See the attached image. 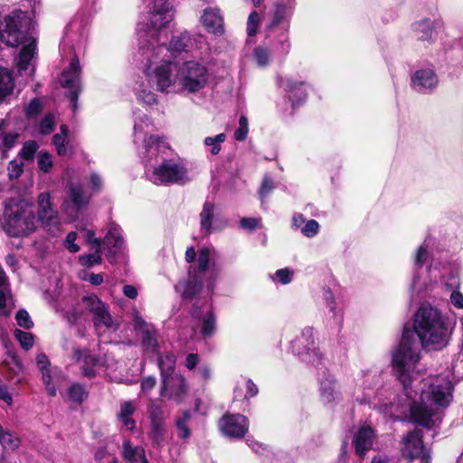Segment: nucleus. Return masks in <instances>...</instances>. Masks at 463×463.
<instances>
[{
	"label": "nucleus",
	"instance_id": "nucleus-22",
	"mask_svg": "<svg viewBox=\"0 0 463 463\" xmlns=\"http://www.w3.org/2000/svg\"><path fill=\"white\" fill-rule=\"evenodd\" d=\"M102 244L107 250V259L113 262L116 255L121 250L124 241L121 236L120 229L118 226H111L107 235L104 237Z\"/></svg>",
	"mask_w": 463,
	"mask_h": 463
},
{
	"label": "nucleus",
	"instance_id": "nucleus-47",
	"mask_svg": "<svg viewBox=\"0 0 463 463\" xmlns=\"http://www.w3.org/2000/svg\"><path fill=\"white\" fill-rule=\"evenodd\" d=\"M254 59L260 67H265L269 64L270 60L269 51L262 46H259L254 50Z\"/></svg>",
	"mask_w": 463,
	"mask_h": 463
},
{
	"label": "nucleus",
	"instance_id": "nucleus-9",
	"mask_svg": "<svg viewBox=\"0 0 463 463\" xmlns=\"http://www.w3.org/2000/svg\"><path fill=\"white\" fill-rule=\"evenodd\" d=\"M291 351L304 362L317 365L321 361V353L317 347L315 329L307 326L291 341Z\"/></svg>",
	"mask_w": 463,
	"mask_h": 463
},
{
	"label": "nucleus",
	"instance_id": "nucleus-64",
	"mask_svg": "<svg viewBox=\"0 0 463 463\" xmlns=\"http://www.w3.org/2000/svg\"><path fill=\"white\" fill-rule=\"evenodd\" d=\"M450 303L457 308L463 309V294L458 290H453L450 294Z\"/></svg>",
	"mask_w": 463,
	"mask_h": 463
},
{
	"label": "nucleus",
	"instance_id": "nucleus-37",
	"mask_svg": "<svg viewBox=\"0 0 463 463\" xmlns=\"http://www.w3.org/2000/svg\"><path fill=\"white\" fill-rule=\"evenodd\" d=\"M216 331V317L213 310L207 313L202 318L201 334L204 338L211 337Z\"/></svg>",
	"mask_w": 463,
	"mask_h": 463
},
{
	"label": "nucleus",
	"instance_id": "nucleus-5",
	"mask_svg": "<svg viewBox=\"0 0 463 463\" xmlns=\"http://www.w3.org/2000/svg\"><path fill=\"white\" fill-rule=\"evenodd\" d=\"M146 37L150 39H144L141 42L145 43L146 46H150L151 52L155 54L156 58L161 54L168 56L169 52L180 53L182 52H190L194 49H207V43L203 35H192L187 31L173 35L168 46L157 43L156 32L146 34Z\"/></svg>",
	"mask_w": 463,
	"mask_h": 463
},
{
	"label": "nucleus",
	"instance_id": "nucleus-42",
	"mask_svg": "<svg viewBox=\"0 0 463 463\" xmlns=\"http://www.w3.org/2000/svg\"><path fill=\"white\" fill-rule=\"evenodd\" d=\"M70 400L74 402L81 403L88 396V392L85 386L80 383H73L68 390Z\"/></svg>",
	"mask_w": 463,
	"mask_h": 463
},
{
	"label": "nucleus",
	"instance_id": "nucleus-13",
	"mask_svg": "<svg viewBox=\"0 0 463 463\" xmlns=\"http://www.w3.org/2000/svg\"><path fill=\"white\" fill-rule=\"evenodd\" d=\"M402 452L407 458H418L420 463H430V457L423 446L422 431L420 430H414L407 434L403 439Z\"/></svg>",
	"mask_w": 463,
	"mask_h": 463
},
{
	"label": "nucleus",
	"instance_id": "nucleus-25",
	"mask_svg": "<svg viewBox=\"0 0 463 463\" xmlns=\"http://www.w3.org/2000/svg\"><path fill=\"white\" fill-rule=\"evenodd\" d=\"M374 439V432L371 427H362L354 435L353 444L355 453L364 457L366 451L372 449Z\"/></svg>",
	"mask_w": 463,
	"mask_h": 463
},
{
	"label": "nucleus",
	"instance_id": "nucleus-23",
	"mask_svg": "<svg viewBox=\"0 0 463 463\" xmlns=\"http://www.w3.org/2000/svg\"><path fill=\"white\" fill-rule=\"evenodd\" d=\"M320 398L326 404H331L340 399V391L334 375H325L320 381Z\"/></svg>",
	"mask_w": 463,
	"mask_h": 463
},
{
	"label": "nucleus",
	"instance_id": "nucleus-61",
	"mask_svg": "<svg viewBox=\"0 0 463 463\" xmlns=\"http://www.w3.org/2000/svg\"><path fill=\"white\" fill-rule=\"evenodd\" d=\"M77 239V233L75 232H71L67 234L64 245L71 252H78L80 250V246L75 243Z\"/></svg>",
	"mask_w": 463,
	"mask_h": 463
},
{
	"label": "nucleus",
	"instance_id": "nucleus-45",
	"mask_svg": "<svg viewBox=\"0 0 463 463\" xmlns=\"http://www.w3.org/2000/svg\"><path fill=\"white\" fill-rule=\"evenodd\" d=\"M430 258V252L428 250V245L426 243L421 244L415 254L414 259V267L415 269H420L422 268L423 264H425Z\"/></svg>",
	"mask_w": 463,
	"mask_h": 463
},
{
	"label": "nucleus",
	"instance_id": "nucleus-28",
	"mask_svg": "<svg viewBox=\"0 0 463 463\" xmlns=\"http://www.w3.org/2000/svg\"><path fill=\"white\" fill-rule=\"evenodd\" d=\"M322 298L326 308L332 314V317L336 322H340L343 318V307L328 287L322 288Z\"/></svg>",
	"mask_w": 463,
	"mask_h": 463
},
{
	"label": "nucleus",
	"instance_id": "nucleus-49",
	"mask_svg": "<svg viewBox=\"0 0 463 463\" xmlns=\"http://www.w3.org/2000/svg\"><path fill=\"white\" fill-rule=\"evenodd\" d=\"M260 24V16L257 11H252L247 20V33L249 36H254Z\"/></svg>",
	"mask_w": 463,
	"mask_h": 463
},
{
	"label": "nucleus",
	"instance_id": "nucleus-26",
	"mask_svg": "<svg viewBox=\"0 0 463 463\" xmlns=\"http://www.w3.org/2000/svg\"><path fill=\"white\" fill-rule=\"evenodd\" d=\"M151 430L149 438L156 446H162L165 440V426L161 416V411L157 410L150 411Z\"/></svg>",
	"mask_w": 463,
	"mask_h": 463
},
{
	"label": "nucleus",
	"instance_id": "nucleus-60",
	"mask_svg": "<svg viewBox=\"0 0 463 463\" xmlns=\"http://www.w3.org/2000/svg\"><path fill=\"white\" fill-rule=\"evenodd\" d=\"M42 110V102L39 99H33L30 101L25 109L27 117H33L40 113Z\"/></svg>",
	"mask_w": 463,
	"mask_h": 463
},
{
	"label": "nucleus",
	"instance_id": "nucleus-55",
	"mask_svg": "<svg viewBox=\"0 0 463 463\" xmlns=\"http://www.w3.org/2000/svg\"><path fill=\"white\" fill-rule=\"evenodd\" d=\"M240 227L241 229L252 232L261 227V222L260 219L243 217L240 221Z\"/></svg>",
	"mask_w": 463,
	"mask_h": 463
},
{
	"label": "nucleus",
	"instance_id": "nucleus-51",
	"mask_svg": "<svg viewBox=\"0 0 463 463\" xmlns=\"http://www.w3.org/2000/svg\"><path fill=\"white\" fill-rule=\"evenodd\" d=\"M37 149V143L33 140H29L24 144L20 156L25 160H32Z\"/></svg>",
	"mask_w": 463,
	"mask_h": 463
},
{
	"label": "nucleus",
	"instance_id": "nucleus-34",
	"mask_svg": "<svg viewBox=\"0 0 463 463\" xmlns=\"http://www.w3.org/2000/svg\"><path fill=\"white\" fill-rule=\"evenodd\" d=\"M93 252L89 254L80 255L79 257V262L85 267L90 268L94 265L100 264L102 261L101 258V241L99 240H94V248H90Z\"/></svg>",
	"mask_w": 463,
	"mask_h": 463
},
{
	"label": "nucleus",
	"instance_id": "nucleus-15",
	"mask_svg": "<svg viewBox=\"0 0 463 463\" xmlns=\"http://www.w3.org/2000/svg\"><path fill=\"white\" fill-rule=\"evenodd\" d=\"M222 433L230 438L241 439L244 437L249 429V420L244 415L225 414L219 420Z\"/></svg>",
	"mask_w": 463,
	"mask_h": 463
},
{
	"label": "nucleus",
	"instance_id": "nucleus-19",
	"mask_svg": "<svg viewBox=\"0 0 463 463\" xmlns=\"http://www.w3.org/2000/svg\"><path fill=\"white\" fill-rule=\"evenodd\" d=\"M73 359L81 363L80 368L82 374L90 378L96 374L99 368L109 366V358L107 354L101 358H97L94 355L88 354L86 351L75 349L73 352Z\"/></svg>",
	"mask_w": 463,
	"mask_h": 463
},
{
	"label": "nucleus",
	"instance_id": "nucleus-6",
	"mask_svg": "<svg viewBox=\"0 0 463 463\" xmlns=\"http://www.w3.org/2000/svg\"><path fill=\"white\" fill-rule=\"evenodd\" d=\"M216 251L213 247H203L199 250L198 268L188 270L187 279L175 286L182 298L192 300L203 292V279L210 261L215 258Z\"/></svg>",
	"mask_w": 463,
	"mask_h": 463
},
{
	"label": "nucleus",
	"instance_id": "nucleus-43",
	"mask_svg": "<svg viewBox=\"0 0 463 463\" xmlns=\"http://www.w3.org/2000/svg\"><path fill=\"white\" fill-rule=\"evenodd\" d=\"M0 443L5 449L14 450L18 448L20 440L9 430H2L0 433Z\"/></svg>",
	"mask_w": 463,
	"mask_h": 463
},
{
	"label": "nucleus",
	"instance_id": "nucleus-52",
	"mask_svg": "<svg viewBox=\"0 0 463 463\" xmlns=\"http://www.w3.org/2000/svg\"><path fill=\"white\" fill-rule=\"evenodd\" d=\"M363 376L365 378L364 384L368 388L377 385L381 382V375L377 370L363 371Z\"/></svg>",
	"mask_w": 463,
	"mask_h": 463
},
{
	"label": "nucleus",
	"instance_id": "nucleus-3",
	"mask_svg": "<svg viewBox=\"0 0 463 463\" xmlns=\"http://www.w3.org/2000/svg\"><path fill=\"white\" fill-rule=\"evenodd\" d=\"M152 128V122L146 116L135 120L134 142L140 145L138 153L145 164V171L148 165H156L160 159L169 157L172 153L164 137L150 134Z\"/></svg>",
	"mask_w": 463,
	"mask_h": 463
},
{
	"label": "nucleus",
	"instance_id": "nucleus-27",
	"mask_svg": "<svg viewBox=\"0 0 463 463\" xmlns=\"http://www.w3.org/2000/svg\"><path fill=\"white\" fill-rule=\"evenodd\" d=\"M201 22L206 30L213 33H222V17L219 9L209 7L204 9L201 16Z\"/></svg>",
	"mask_w": 463,
	"mask_h": 463
},
{
	"label": "nucleus",
	"instance_id": "nucleus-12",
	"mask_svg": "<svg viewBox=\"0 0 463 463\" xmlns=\"http://www.w3.org/2000/svg\"><path fill=\"white\" fill-rule=\"evenodd\" d=\"M80 66L77 56L73 57L67 69L63 71L61 77V85L69 90L68 97L71 99L73 110L77 109V99L81 90L80 87Z\"/></svg>",
	"mask_w": 463,
	"mask_h": 463
},
{
	"label": "nucleus",
	"instance_id": "nucleus-18",
	"mask_svg": "<svg viewBox=\"0 0 463 463\" xmlns=\"http://www.w3.org/2000/svg\"><path fill=\"white\" fill-rule=\"evenodd\" d=\"M134 328L141 337V342L146 352L157 353V332L152 325L147 324L138 314L134 316Z\"/></svg>",
	"mask_w": 463,
	"mask_h": 463
},
{
	"label": "nucleus",
	"instance_id": "nucleus-4",
	"mask_svg": "<svg viewBox=\"0 0 463 463\" xmlns=\"http://www.w3.org/2000/svg\"><path fill=\"white\" fill-rule=\"evenodd\" d=\"M3 230L11 237L28 236L36 229L33 205L20 202L14 208L5 210Z\"/></svg>",
	"mask_w": 463,
	"mask_h": 463
},
{
	"label": "nucleus",
	"instance_id": "nucleus-33",
	"mask_svg": "<svg viewBox=\"0 0 463 463\" xmlns=\"http://www.w3.org/2000/svg\"><path fill=\"white\" fill-rule=\"evenodd\" d=\"M123 458L131 463L137 461L143 463L145 460H147L145 449L140 446H132L128 439L123 442Z\"/></svg>",
	"mask_w": 463,
	"mask_h": 463
},
{
	"label": "nucleus",
	"instance_id": "nucleus-38",
	"mask_svg": "<svg viewBox=\"0 0 463 463\" xmlns=\"http://www.w3.org/2000/svg\"><path fill=\"white\" fill-rule=\"evenodd\" d=\"M13 88L14 82L10 71L0 68V101L12 92Z\"/></svg>",
	"mask_w": 463,
	"mask_h": 463
},
{
	"label": "nucleus",
	"instance_id": "nucleus-59",
	"mask_svg": "<svg viewBox=\"0 0 463 463\" xmlns=\"http://www.w3.org/2000/svg\"><path fill=\"white\" fill-rule=\"evenodd\" d=\"M293 272L289 269H281L275 272L274 279L286 285L292 280Z\"/></svg>",
	"mask_w": 463,
	"mask_h": 463
},
{
	"label": "nucleus",
	"instance_id": "nucleus-40",
	"mask_svg": "<svg viewBox=\"0 0 463 463\" xmlns=\"http://www.w3.org/2000/svg\"><path fill=\"white\" fill-rule=\"evenodd\" d=\"M136 95L140 102H143L148 106H152L157 103L156 95L150 90H147L144 83L138 85L136 88Z\"/></svg>",
	"mask_w": 463,
	"mask_h": 463
},
{
	"label": "nucleus",
	"instance_id": "nucleus-14",
	"mask_svg": "<svg viewBox=\"0 0 463 463\" xmlns=\"http://www.w3.org/2000/svg\"><path fill=\"white\" fill-rule=\"evenodd\" d=\"M444 279L437 268L430 267L426 270L415 269L410 290L412 295H419L430 289L439 280Z\"/></svg>",
	"mask_w": 463,
	"mask_h": 463
},
{
	"label": "nucleus",
	"instance_id": "nucleus-31",
	"mask_svg": "<svg viewBox=\"0 0 463 463\" xmlns=\"http://www.w3.org/2000/svg\"><path fill=\"white\" fill-rule=\"evenodd\" d=\"M417 39L422 42H431L435 38L434 23L430 19H422L413 24Z\"/></svg>",
	"mask_w": 463,
	"mask_h": 463
},
{
	"label": "nucleus",
	"instance_id": "nucleus-56",
	"mask_svg": "<svg viewBox=\"0 0 463 463\" xmlns=\"http://www.w3.org/2000/svg\"><path fill=\"white\" fill-rule=\"evenodd\" d=\"M66 137L64 134H55L52 137V144L56 147L59 156H65L67 154V147L65 146Z\"/></svg>",
	"mask_w": 463,
	"mask_h": 463
},
{
	"label": "nucleus",
	"instance_id": "nucleus-35",
	"mask_svg": "<svg viewBox=\"0 0 463 463\" xmlns=\"http://www.w3.org/2000/svg\"><path fill=\"white\" fill-rule=\"evenodd\" d=\"M269 28L270 30L280 28L282 32H288L289 22L287 19L286 6L284 4L276 5V11Z\"/></svg>",
	"mask_w": 463,
	"mask_h": 463
},
{
	"label": "nucleus",
	"instance_id": "nucleus-10",
	"mask_svg": "<svg viewBox=\"0 0 463 463\" xmlns=\"http://www.w3.org/2000/svg\"><path fill=\"white\" fill-rule=\"evenodd\" d=\"M85 308L92 315L94 326L97 330L102 328L116 329V325L109 311V306L95 295L82 299Z\"/></svg>",
	"mask_w": 463,
	"mask_h": 463
},
{
	"label": "nucleus",
	"instance_id": "nucleus-11",
	"mask_svg": "<svg viewBox=\"0 0 463 463\" xmlns=\"http://www.w3.org/2000/svg\"><path fill=\"white\" fill-rule=\"evenodd\" d=\"M150 14L151 27L157 31L167 26L174 19L175 10L168 0H143Z\"/></svg>",
	"mask_w": 463,
	"mask_h": 463
},
{
	"label": "nucleus",
	"instance_id": "nucleus-17",
	"mask_svg": "<svg viewBox=\"0 0 463 463\" xmlns=\"http://www.w3.org/2000/svg\"><path fill=\"white\" fill-rule=\"evenodd\" d=\"M90 202V196L84 192L80 184L70 183L67 198L63 203L64 211L71 216H76Z\"/></svg>",
	"mask_w": 463,
	"mask_h": 463
},
{
	"label": "nucleus",
	"instance_id": "nucleus-44",
	"mask_svg": "<svg viewBox=\"0 0 463 463\" xmlns=\"http://www.w3.org/2000/svg\"><path fill=\"white\" fill-rule=\"evenodd\" d=\"M290 40L288 32H281V33L279 36V39L274 45L275 50L280 54V55H287L290 51Z\"/></svg>",
	"mask_w": 463,
	"mask_h": 463
},
{
	"label": "nucleus",
	"instance_id": "nucleus-32",
	"mask_svg": "<svg viewBox=\"0 0 463 463\" xmlns=\"http://www.w3.org/2000/svg\"><path fill=\"white\" fill-rule=\"evenodd\" d=\"M214 213V204L211 202H205L200 213V226L203 234L209 235L213 228V218Z\"/></svg>",
	"mask_w": 463,
	"mask_h": 463
},
{
	"label": "nucleus",
	"instance_id": "nucleus-48",
	"mask_svg": "<svg viewBox=\"0 0 463 463\" xmlns=\"http://www.w3.org/2000/svg\"><path fill=\"white\" fill-rule=\"evenodd\" d=\"M56 125L55 118L52 114L49 113L40 121L39 132L43 135H48L54 129Z\"/></svg>",
	"mask_w": 463,
	"mask_h": 463
},
{
	"label": "nucleus",
	"instance_id": "nucleus-24",
	"mask_svg": "<svg viewBox=\"0 0 463 463\" xmlns=\"http://www.w3.org/2000/svg\"><path fill=\"white\" fill-rule=\"evenodd\" d=\"M279 84L280 87L288 92V99L292 102L293 108L296 107V105L302 103L306 99L307 91L304 82L298 81L291 78H287L281 80Z\"/></svg>",
	"mask_w": 463,
	"mask_h": 463
},
{
	"label": "nucleus",
	"instance_id": "nucleus-63",
	"mask_svg": "<svg viewBox=\"0 0 463 463\" xmlns=\"http://www.w3.org/2000/svg\"><path fill=\"white\" fill-rule=\"evenodd\" d=\"M218 278V272L216 270H211L209 276L205 279L206 289L205 293L207 296H212L213 293L214 286Z\"/></svg>",
	"mask_w": 463,
	"mask_h": 463
},
{
	"label": "nucleus",
	"instance_id": "nucleus-21",
	"mask_svg": "<svg viewBox=\"0 0 463 463\" xmlns=\"http://www.w3.org/2000/svg\"><path fill=\"white\" fill-rule=\"evenodd\" d=\"M38 221L44 226L56 225L58 222L57 211L52 207L49 193H42L38 197Z\"/></svg>",
	"mask_w": 463,
	"mask_h": 463
},
{
	"label": "nucleus",
	"instance_id": "nucleus-39",
	"mask_svg": "<svg viewBox=\"0 0 463 463\" xmlns=\"http://www.w3.org/2000/svg\"><path fill=\"white\" fill-rule=\"evenodd\" d=\"M191 419V413L188 411L183 412L182 416L175 420V426L178 430V437L186 439L191 435V430L188 427V421Z\"/></svg>",
	"mask_w": 463,
	"mask_h": 463
},
{
	"label": "nucleus",
	"instance_id": "nucleus-50",
	"mask_svg": "<svg viewBox=\"0 0 463 463\" xmlns=\"http://www.w3.org/2000/svg\"><path fill=\"white\" fill-rule=\"evenodd\" d=\"M249 133L248 118L241 115L239 118V128L234 132V138L238 141L246 139Z\"/></svg>",
	"mask_w": 463,
	"mask_h": 463
},
{
	"label": "nucleus",
	"instance_id": "nucleus-46",
	"mask_svg": "<svg viewBox=\"0 0 463 463\" xmlns=\"http://www.w3.org/2000/svg\"><path fill=\"white\" fill-rule=\"evenodd\" d=\"M14 336L24 349L29 350L33 347V335L31 333L24 332L20 329H15Z\"/></svg>",
	"mask_w": 463,
	"mask_h": 463
},
{
	"label": "nucleus",
	"instance_id": "nucleus-53",
	"mask_svg": "<svg viewBox=\"0 0 463 463\" xmlns=\"http://www.w3.org/2000/svg\"><path fill=\"white\" fill-rule=\"evenodd\" d=\"M15 320L19 326L25 329H30L33 326V322L32 321L30 315L24 309H20L16 313Z\"/></svg>",
	"mask_w": 463,
	"mask_h": 463
},
{
	"label": "nucleus",
	"instance_id": "nucleus-2",
	"mask_svg": "<svg viewBox=\"0 0 463 463\" xmlns=\"http://www.w3.org/2000/svg\"><path fill=\"white\" fill-rule=\"evenodd\" d=\"M139 51L149 63L146 70L148 83L160 92L180 93L178 90V65L171 61L169 57L165 54L156 58L150 46H146L143 42L140 43Z\"/></svg>",
	"mask_w": 463,
	"mask_h": 463
},
{
	"label": "nucleus",
	"instance_id": "nucleus-36",
	"mask_svg": "<svg viewBox=\"0 0 463 463\" xmlns=\"http://www.w3.org/2000/svg\"><path fill=\"white\" fill-rule=\"evenodd\" d=\"M175 356L171 353H165L158 357V366L161 371V377L175 374Z\"/></svg>",
	"mask_w": 463,
	"mask_h": 463
},
{
	"label": "nucleus",
	"instance_id": "nucleus-62",
	"mask_svg": "<svg viewBox=\"0 0 463 463\" xmlns=\"http://www.w3.org/2000/svg\"><path fill=\"white\" fill-rule=\"evenodd\" d=\"M8 175L11 179L18 178L23 173V163L11 161L7 167Z\"/></svg>",
	"mask_w": 463,
	"mask_h": 463
},
{
	"label": "nucleus",
	"instance_id": "nucleus-20",
	"mask_svg": "<svg viewBox=\"0 0 463 463\" xmlns=\"http://www.w3.org/2000/svg\"><path fill=\"white\" fill-rule=\"evenodd\" d=\"M438 76L431 69L417 70L411 77L412 89L420 93L432 91L438 85Z\"/></svg>",
	"mask_w": 463,
	"mask_h": 463
},
{
	"label": "nucleus",
	"instance_id": "nucleus-54",
	"mask_svg": "<svg viewBox=\"0 0 463 463\" xmlns=\"http://www.w3.org/2000/svg\"><path fill=\"white\" fill-rule=\"evenodd\" d=\"M318 230H319L318 222L316 220H309L301 228V232L306 237L312 238L317 234Z\"/></svg>",
	"mask_w": 463,
	"mask_h": 463
},
{
	"label": "nucleus",
	"instance_id": "nucleus-57",
	"mask_svg": "<svg viewBox=\"0 0 463 463\" xmlns=\"http://www.w3.org/2000/svg\"><path fill=\"white\" fill-rule=\"evenodd\" d=\"M38 166L43 172H49L52 167V156L47 152L41 153L38 158Z\"/></svg>",
	"mask_w": 463,
	"mask_h": 463
},
{
	"label": "nucleus",
	"instance_id": "nucleus-7",
	"mask_svg": "<svg viewBox=\"0 0 463 463\" xmlns=\"http://www.w3.org/2000/svg\"><path fill=\"white\" fill-rule=\"evenodd\" d=\"M145 173L148 180L156 185L184 184L188 181L187 169L176 157H164L156 165H148Z\"/></svg>",
	"mask_w": 463,
	"mask_h": 463
},
{
	"label": "nucleus",
	"instance_id": "nucleus-29",
	"mask_svg": "<svg viewBox=\"0 0 463 463\" xmlns=\"http://www.w3.org/2000/svg\"><path fill=\"white\" fill-rule=\"evenodd\" d=\"M136 411L137 405L134 402L125 401L121 402L119 410L117 412V419L128 430H133L136 428V421L132 418Z\"/></svg>",
	"mask_w": 463,
	"mask_h": 463
},
{
	"label": "nucleus",
	"instance_id": "nucleus-1",
	"mask_svg": "<svg viewBox=\"0 0 463 463\" xmlns=\"http://www.w3.org/2000/svg\"><path fill=\"white\" fill-rule=\"evenodd\" d=\"M414 331L404 330L400 345L392 353V365L395 376L403 386L404 401L383 404L385 414L399 418L410 411L413 420L430 428L439 410L447 408L453 399V384L448 376L420 377L421 348L439 350L445 347L452 325L438 308L421 306L415 314Z\"/></svg>",
	"mask_w": 463,
	"mask_h": 463
},
{
	"label": "nucleus",
	"instance_id": "nucleus-16",
	"mask_svg": "<svg viewBox=\"0 0 463 463\" xmlns=\"http://www.w3.org/2000/svg\"><path fill=\"white\" fill-rule=\"evenodd\" d=\"M188 391L185 378L179 373L162 378L160 395L180 402Z\"/></svg>",
	"mask_w": 463,
	"mask_h": 463
},
{
	"label": "nucleus",
	"instance_id": "nucleus-58",
	"mask_svg": "<svg viewBox=\"0 0 463 463\" xmlns=\"http://www.w3.org/2000/svg\"><path fill=\"white\" fill-rule=\"evenodd\" d=\"M10 297V290L4 288H0V314L7 316L10 309L7 308V299Z\"/></svg>",
	"mask_w": 463,
	"mask_h": 463
},
{
	"label": "nucleus",
	"instance_id": "nucleus-30",
	"mask_svg": "<svg viewBox=\"0 0 463 463\" xmlns=\"http://www.w3.org/2000/svg\"><path fill=\"white\" fill-rule=\"evenodd\" d=\"M36 364L40 371L42 372V378L46 386L47 392L50 396L56 395V389L52 383V378L50 374V361L47 355L43 353L38 354L36 356Z\"/></svg>",
	"mask_w": 463,
	"mask_h": 463
},
{
	"label": "nucleus",
	"instance_id": "nucleus-41",
	"mask_svg": "<svg viewBox=\"0 0 463 463\" xmlns=\"http://www.w3.org/2000/svg\"><path fill=\"white\" fill-rule=\"evenodd\" d=\"M226 135L223 133L218 134L215 137H207L203 140L205 146H209L210 153L213 156L218 155L221 151L222 144L225 141Z\"/></svg>",
	"mask_w": 463,
	"mask_h": 463
},
{
	"label": "nucleus",
	"instance_id": "nucleus-8",
	"mask_svg": "<svg viewBox=\"0 0 463 463\" xmlns=\"http://www.w3.org/2000/svg\"><path fill=\"white\" fill-rule=\"evenodd\" d=\"M177 76L180 93H198L206 87L209 80L207 67L195 60L178 65Z\"/></svg>",
	"mask_w": 463,
	"mask_h": 463
}]
</instances>
